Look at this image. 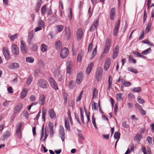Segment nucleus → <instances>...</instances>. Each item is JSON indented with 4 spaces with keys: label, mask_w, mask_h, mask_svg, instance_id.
Here are the masks:
<instances>
[{
    "label": "nucleus",
    "mask_w": 154,
    "mask_h": 154,
    "mask_svg": "<svg viewBox=\"0 0 154 154\" xmlns=\"http://www.w3.org/2000/svg\"><path fill=\"white\" fill-rule=\"evenodd\" d=\"M48 114L50 118L52 119H54L56 117V113L52 109H51L48 110Z\"/></svg>",
    "instance_id": "16"
},
{
    "label": "nucleus",
    "mask_w": 154,
    "mask_h": 154,
    "mask_svg": "<svg viewBox=\"0 0 154 154\" xmlns=\"http://www.w3.org/2000/svg\"><path fill=\"white\" fill-rule=\"evenodd\" d=\"M122 125L126 129L128 128L129 127V125L128 124H127L126 122L125 121L123 122Z\"/></svg>",
    "instance_id": "55"
},
{
    "label": "nucleus",
    "mask_w": 154,
    "mask_h": 154,
    "mask_svg": "<svg viewBox=\"0 0 154 154\" xmlns=\"http://www.w3.org/2000/svg\"><path fill=\"white\" fill-rule=\"evenodd\" d=\"M99 20L97 19L93 23L90 29V32L94 31L95 29H97L98 26Z\"/></svg>",
    "instance_id": "14"
},
{
    "label": "nucleus",
    "mask_w": 154,
    "mask_h": 154,
    "mask_svg": "<svg viewBox=\"0 0 154 154\" xmlns=\"http://www.w3.org/2000/svg\"><path fill=\"white\" fill-rule=\"evenodd\" d=\"M38 85L39 86L43 89L47 88L49 85L48 82L44 79H40L38 81Z\"/></svg>",
    "instance_id": "1"
},
{
    "label": "nucleus",
    "mask_w": 154,
    "mask_h": 154,
    "mask_svg": "<svg viewBox=\"0 0 154 154\" xmlns=\"http://www.w3.org/2000/svg\"><path fill=\"white\" fill-rule=\"evenodd\" d=\"M80 115H81V117L82 121L83 124H85V122L84 119V117H83V111L82 110V109L80 108Z\"/></svg>",
    "instance_id": "48"
},
{
    "label": "nucleus",
    "mask_w": 154,
    "mask_h": 154,
    "mask_svg": "<svg viewBox=\"0 0 154 154\" xmlns=\"http://www.w3.org/2000/svg\"><path fill=\"white\" fill-rule=\"evenodd\" d=\"M55 47L57 49H60L62 47L61 43L60 41H58L56 42Z\"/></svg>",
    "instance_id": "44"
},
{
    "label": "nucleus",
    "mask_w": 154,
    "mask_h": 154,
    "mask_svg": "<svg viewBox=\"0 0 154 154\" xmlns=\"http://www.w3.org/2000/svg\"><path fill=\"white\" fill-rule=\"evenodd\" d=\"M59 132L61 135V137L62 140L63 141L65 138V134L64 128L62 126H60Z\"/></svg>",
    "instance_id": "13"
},
{
    "label": "nucleus",
    "mask_w": 154,
    "mask_h": 154,
    "mask_svg": "<svg viewBox=\"0 0 154 154\" xmlns=\"http://www.w3.org/2000/svg\"><path fill=\"white\" fill-rule=\"evenodd\" d=\"M10 135V133L9 131H7L5 132L3 135V140H6Z\"/></svg>",
    "instance_id": "29"
},
{
    "label": "nucleus",
    "mask_w": 154,
    "mask_h": 154,
    "mask_svg": "<svg viewBox=\"0 0 154 154\" xmlns=\"http://www.w3.org/2000/svg\"><path fill=\"white\" fill-rule=\"evenodd\" d=\"M144 36V33L143 31L141 33V35L139 37L138 39L139 40H142L143 39Z\"/></svg>",
    "instance_id": "61"
},
{
    "label": "nucleus",
    "mask_w": 154,
    "mask_h": 154,
    "mask_svg": "<svg viewBox=\"0 0 154 154\" xmlns=\"http://www.w3.org/2000/svg\"><path fill=\"white\" fill-rule=\"evenodd\" d=\"M66 73L69 75L71 72V69L72 67V63L69 61L67 62L66 64Z\"/></svg>",
    "instance_id": "12"
},
{
    "label": "nucleus",
    "mask_w": 154,
    "mask_h": 154,
    "mask_svg": "<svg viewBox=\"0 0 154 154\" xmlns=\"http://www.w3.org/2000/svg\"><path fill=\"white\" fill-rule=\"evenodd\" d=\"M131 90L134 93H139L141 91L142 89L140 87H137L132 89Z\"/></svg>",
    "instance_id": "33"
},
{
    "label": "nucleus",
    "mask_w": 154,
    "mask_h": 154,
    "mask_svg": "<svg viewBox=\"0 0 154 154\" xmlns=\"http://www.w3.org/2000/svg\"><path fill=\"white\" fill-rule=\"evenodd\" d=\"M103 69L100 67L98 68L96 72V79L97 81H100L101 79Z\"/></svg>",
    "instance_id": "4"
},
{
    "label": "nucleus",
    "mask_w": 154,
    "mask_h": 154,
    "mask_svg": "<svg viewBox=\"0 0 154 154\" xmlns=\"http://www.w3.org/2000/svg\"><path fill=\"white\" fill-rule=\"evenodd\" d=\"M83 79V73L82 72H79L77 75L76 82L78 85H79L82 81Z\"/></svg>",
    "instance_id": "3"
},
{
    "label": "nucleus",
    "mask_w": 154,
    "mask_h": 154,
    "mask_svg": "<svg viewBox=\"0 0 154 154\" xmlns=\"http://www.w3.org/2000/svg\"><path fill=\"white\" fill-rule=\"evenodd\" d=\"M120 20H118L116 22V24L115 26L113 34L116 36L117 35V33L119 31V29L120 25Z\"/></svg>",
    "instance_id": "9"
},
{
    "label": "nucleus",
    "mask_w": 154,
    "mask_h": 154,
    "mask_svg": "<svg viewBox=\"0 0 154 154\" xmlns=\"http://www.w3.org/2000/svg\"><path fill=\"white\" fill-rule=\"evenodd\" d=\"M48 46L44 44H41L40 47L41 51L42 52H46L48 49Z\"/></svg>",
    "instance_id": "26"
},
{
    "label": "nucleus",
    "mask_w": 154,
    "mask_h": 154,
    "mask_svg": "<svg viewBox=\"0 0 154 154\" xmlns=\"http://www.w3.org/2000/svg\"><path fill=\"white\" fill-rule=\"evenodd\" d=\"M69 53V50L68 49L65 48L62 49L61 51L60 55L62 59H64L67 56Z\"/></svg>",
    "instance_id": "7"
},
{
    "label": "nucleus",
    "mask_w": 154,
    "mask_h": 154,
    "mask_svg": "<svg viewBox=\"0 0 154 154\" xmlns=\"http://www.w3.org/2000/svg\"><path fill=\"white\" fill-rule=\"evenodd\" d=\"M119 49V46L118 45H116L113 53L112 57L114 59H115L118 55Z\"/></svg>",
    "instance_id": "17"
},
{
    "label": "nucleus",
    "mask_w": 154,
    "mask_h": 154,
    "mask_svg": "<svg viewBox=\"0 0 154 154\" xmlns=\"http://www.w3.org/2000/svg\"><path fill=\"white\" fill-rule=\"evenodd\" d=\"M23 104L21 103H19L14 108L13 112L14 114L19 113L22 109Z\"/></svg>",
    "instance_id": "5"
},
{
    "label": "nucleus",
    "mask_w": 154,
    "mask_h": 154,
    "mask_svg": "<svg viewBox=\"0 0 154 154\" xmlns=\"http://www.w3.org/2000/svg\"><path fill=\"white\" fill-rule=\"evenodd\" d=\"M33 31L32 30L30 31L28 33L27 42L29 44H31V41L33 37Z\"/></svg>",
    "instance_id": "18"
},
{
    "label": "nucleus",
    "mask_w": 154,
    "mask_h": 154,
    "mask_svg": "<svg viewBox=\"0 0 154 154\" xmlns=\"http://www.w3.org/2000/svg\"><path fill=\"white\" fill-rule=\"evenodd\" d=\"M38 26L42 28H44L45 26V23L43 20L41 19H39L38 22Z\"/></svg>",
    "instance_id": "36"
},
{
    "label": "nucleus",
    "mask_w": 154,
    "mask_h": 154,
    "mask_svg": "<svg viewBox=\"0 0 154 154\" xmlns=\"http://www.w3.org/2000/svg\"><path fill=\"white\" fill-rule=\"evenodd\" d=\"M94 64L92 62L89 64L88 67L86 69V73L87 74H89L91 72L92 68Z\"/></svg>",
    "instance_id": "21"
},
{
    "label": "nucleus",
    "mask_w": 154,
    "mask_h": 154,
    "mask_svg": "<svg viewBox=\"0 0 154 154\" xmlns=\"http://www.w3.org/2000/svg\"><path fill=\"white\" fill-rule=\"evenodd\" d=\"M27 92V89L26 88H24L22 91L20 97L21 99H23L26 96Z\"/></svg>",
    "instance_id": "22"
},
{
    "label": "nucleus",
    "mask_w": 154,
    "mask_h": 154,
    "mask_svg": "<svg viewBox=\"0 0 154 154\" xmlns=\"http://www.w3.org/2000/svg\"><path fill=\"white\" fill-rule=\"evenodd\" d=\"M97 103L94 102V103L92 105V109L93 110H97Z\"/></svg>",
    "instance_id": "56"
},
{
    "label": "nucleus",
    "mask_w": 154,
    "mask_h": 154,
    "mask_svg": "<svg viewBox=\"0 0 154 154\" xmlns=\"http://www.w3.org/2000/svg\"><path fill=\"white\" fill-rule=\"evenodd\" d=\"M22 123L19 122L17 123L16 126V133L19 138H21V127L22 126Z\"/></svg>",
    "instance_id": "2"
},
{
    "label": "nucleus",
    "mask_w": 154,
    "mask_h": 154,
    "mask_svg": "<svg viewBox=\"0 0 154 154\" xmlns=\"http://www.w3.org/2000/svg\"><path fill=\"white\" fill-rule=\"evenodd\" d=\"M83 53L82 52H79L78 54V56L77 57V61L79 62H81V59L83 56Z\"/></svg>",
    "instance_id": "42"
},
{
    "label": "nucleus",
    "mask_w": 154,
    "mask_h": 154,
    "mask_svg": "<svg viewBox=\"0 0 154 154\" xmlns=\"http://www.w3.org/2000/svg\"><path fill=\"white\" fill-rule=\"evenodd\" d=\"M42 4V2L41 0H38L37 2V5H36V7L37 8H38V9H39L41 5Z\"/></svg>",
    "instance_id": "57"
},
{
    "label": "nucleus",
    "mask_w": 154,
    "mask_h": 154,
    "mask_svg": "<svg viewBox=\"0 0 154 154\" xmlns=\"http://www.w3.org/2000/svg\"><path fill=\"white\" fill-rule=\"evenodd\" d=\"M147 141L148 142L149 144H152V138L149 137L148 136L147 138Z\"/></svg>",
    "instance_id": "59"
},
{
    "label": "nucleus",
    "mask_w": 154,
    "mask_h": 154,
    "mask_svg": "<svg viewBox=\"0 0 154 154\" xmlns=\"http://www.w3.org/2000/svg\"><path fill=\"white\" fill-rule=\"evenodd\" d=\"M122 83L125 87H129L131 85V83L128 81H122Z\"/></svg>",
    "instance_id": "41"
},
{
    "label": "nucleus",
    "mask_w": 154,
    "mask_h": 154,
    "mask_svg": "<svg viewBox=\"0 0 154 154\" xmlns=\"http://www.w3.org/2000/svg\"><path fill=\"white\" fill-rule=\"evenodd\" d=\"M116 13V8H112L110 10V18L111 20H114Z\"/></svg>",
    "instance_id": "20"
},
{
    "label": "nucleus",
    "mask_w": 154,
    "mask_h": 154,
    "mask_svg": "<svg viewBox=\"0 0 154 154\" xmlns=\"http://www.w3.org/2000/svg\"><path fill=\"white\" fill-rule=\"evenodd\" d=\"M74 83L73 81H70L69 82V86L70 89H72L74 87Z\"/></svg>",
    "instance_id": "53"
},
{
    "label": "nucleus",
    "mask_w": 154,
    "mask_h": 154,
    "mask_svg": "<svg viewBox=\"0 0 154 154\" xmlns=\"http://www.w3.org/2000/svg\"><path fill=\"white\" fill-rule=\"evenodd\" d=\"M129 62H132L134 63L136 62V60L133 58L131 55H130L129 57Z\"/></svg>",
    "instance_id": "51"
},
{
    "label": "nucleus",
    "mask_w": 154,
    "mask_h": 154,
    "mask_svg": "<svg viewBox=\"0 0 154 154\" xmlns=\"http://www.w3.org/2000/svg\"><path fill=\"white\" fill-rule=\"evenodd\" d=\"M47 11V6L44 5L41 8V12L42 15L45 14Z\"/></svg>",
    "instance_id": "40"
},
{
    "label": "nucleus",
    "mask_w": 154,
    "mask_h": 154,
    "mask_svg": "<svg viewBox=\"0 0 154 154\" xmlns=\"http://www.w3.org/2000/svg\"><path fill=\"white\" fill-rule=\"evenodd\" d=\"M20 49L22 52L23 54H26L27 51V48L25 42L22 40L20 42Z\"/></svg>",
    "instance_id": "6"
},
{
    "label": "nucleus",
    "mask_w": 154,
    "mask_h": 154,
    "mask_svg": "<svg viewBox=\"0 0 154 154\" xmlns=\"http://www.w3.org/2000/svg\"><path fill=\"white\" fill-rule=\"evenodd\" d=\"M29 44L30 45V48L32 51H36L38 48V47L37 44L34 43H32L31 42V44Z\"/></svg>",
    "instance_id": "25"
},
{
    "label": "nucleus",
    "mask_w": 154,
    "mask_h": 154,
    "mask_svg": "<svg viewBox=\"0 0 154 154\" xmlns=\"http://www.w3.org/2000/svg\"><path fill=\"white\" fill-rule=\"evenodd\" d=\"M9 67L11 69H16L19 67V65L17 63H11Z\"/></svg>",
    "instance_id": "23"
},
{
    "label": "nucleus",
    "mask_w": 154,
    "mask_h": 154,
    "mask_svg": "<svg viewBox=\"0 0 154 154\" xmlns=\"http://www.w3.org/2000/svg\"><path fill=\"white\" fill-rule=\"evenodd\" d=\"M69 125L70 124L68 121L66 120L65 121V126L66 131H70Z\"/></svg>",
    "instance_id": "30"
},
{
    "label": "nucleus",
    "mask_w": 154,
    "mask_h": 154,
    "mask_svg": "<svg viewBox=\"0 0 154 154\" xmlns=\"http://www.w3.org/2000/svg\"><path fill=\"white\" fill-rule=\"evenodd\" d=\"M54 75L55 78H57L59 76V75H60L61 74H60V71L56 70L54 71Z\"/></svg>",
    "instance_id": "49"
},
{
    "label": "nucleus",
    "mask_w": 154,
    "mask_h": 154,
    "mask_svg": "<svg viewBox=\"0 0 154 154\" xmlns=\"http://www.w3.org/2000/svg\"><path fill=\"white\" fill-rule=\"evenodd\" d=\"M111 44V40L109 38H107L106 40L105 46L110 47Z\"/></svg>",
    "instance_id": "32"
},
{
    "label": "nucleus",
    "mask_w": 154,
    "mask_h": 154,
    "mask_svg": "<svg viewBox=\"0 0 154 154\" xmlns=\"http://www.w3.org/2000/svg\"><path fill=\"white\" fill-rule=\"evenodd\" d=\"M75 119H76L78 122L79 123L80 125H81V123L79 119V116L77 115H76L75 113Z\"/></svg>",
    "instance_id": "62"
},
{
    "label": "nucleus",
    "mask_w": 154,
    "mask_h": 154,
    "mask_svg": "<svg viewBox=\"0 0 154 154\" xmlns=\"http://www.w3.org/2000/svg\"><path fill=\"white\" fill-rule=\"evenodd\" d=\"M63 26L62 25H58L56 27V32L57 33L61 32L63 29Z\"/></svg>",
    "instance_id": "27"
},
{
    "label": "nucleus",
    "mask_w": 154,
    "mask_h": 154,
    "mask_svg": "<svg viewBox=\"0 0 154 154\" xmlns=\"http://www.w3.org/2000/svg\"><path fill=\"white\" fill-rule=\"evenodd\" d=\"M48 126L50 130L53 129L54 126L53 124L51 122H49L48 123Z\"/></svg>",
    "instance_id": "63"
},
{
    "label": "nucleus",
    "mask_w": 154,
    "mask_h": 154,
    "mask_svg": "<svg viewBox=\"0 0 154 154\" xmlns=\"http://www.w3.org/2000/svg\"><path fill=\"white\" fill-rule=\"evenodd\" d=\"M46 114V109L44 108L42 110V120L43 121L45 122V116Z\"/></svg>",
    "instance_id": "31"
},
{
    "label": "nucleus",
    "mask_w": 154,
    "mask_h": 154,
    "mask_svg": "<svg viewBox=\"0 0 154 154\" xmlns=\"http://www.w3.org/2000/svg\"><path fill=\"white\" fill-rule=\"evenodd\" d=\"M11 50L13 53L15 55H17L19 54V49L17 46L15 45H12L11 46Z\"/></svg>",
    "instance_id": "11"
},
{
    "label": "nucleus",
    "mask_w": 154,
    "mask_h": 154,
    "mask_svg": "<svg viewBox=\"0 0 154 154\" xmlns=\"http://www.w3.org/2000/svg\"><path fill=\"white\" fill-rule=\"evenodd\" d=\"M45 97L44 95L40 96L39 98V103L41 105H43L45 102Z\"/></svg>",
    "instance_id": "24"
},
{
    "label": "nucleus",
    "mask_w": 154,
    "mask_h": 154,
    "mask_svg": "<svg viewBox=\"0 0 154 154\" xmlns=\"http://www.w3.org/2000/svg\"><path fill=\"white\" fill-rule=\"evenodd\" d=\"M92 123L94 127H95V128L96 129H97V126H96V124L95 120V119L94 118V115H93L92 116Z\"/></svg>",
    "instance_id": "50"
},
{
    "label": "nucleus",
    "mask_w": 154,
    "mask_h": 154,
    "mask_svg": "<svg viewBox=\"0 0 154 154\" xmlns=\"http://www.w3.org/2000/svg\"><path fill=\"white\" fill-rule=\"evenodd\" d=\"M3 54L6 59L7 60L9 58V51L7 48L4 47L3 48Z\"/></svg>",
    "instance_id": "15"
},
{
    "label": "nucleus",
    "mask_w": 154,
    "mask_h": 154,
    "mask_svg": "<svg viewBox=\"0 0 154 154\" xmlns=\"http://www.w3.org/2000/svg\"><path fill=\"white\" fill-rule=\"evenodd\" d=\"M111 76L110 75L109 76V79H108V89L109 90H111L112 88V79H110L111 78Z\"/></svg>",
    "instance_id": "34"
},
{
    "label": "nucleus",
    "mask_w": 154,
    "mask_h": 154,
    "mask_svg": "<svg viewBox=\"0 0 154 154\" xmlns=\"http://www.w3.org/2000/svg\"><path fill=\"white\" fill-rule=\"evenodd\" d=\"M111 63V59L109 58H107L104 63V69L105 71H107Z\"/></svg>",
    "instance_id": "10"
},
{
    "label": "nucleus",
    "mask_w": 154,
    "mask_h": 154,
    "mask_svg": "<svg viewBox=\"0 0 154 154\" xmlns=\"http://www.w3.org/2000/svg\"><path fill=\"white\" fill-rule=\"evenodd\" d=\"M11 101L8 100H6L2 103V105L4 106H7L8 105L10 102Z\"/></svg>",
    "instance_id": "60"
},
{
    "label": "nucleus",
    "mask_w": 154,
    "mask_h": 154,
    "mask_svg": "<svg viewBox=\"0 0 154 154\" xmlns=\"http://www.w3.org/2000/svg\"><path fill=\"white\" fill-rule=\"evenodd\" d=\"M128 70L134 73H137L138 72L137 71L134 69L132 67H128L127 69Z\"/></svg>",
    "instance_id": "45"
},
{
    "label": "nucleus",
    "mask_w": 154,
    "mask_h": 154,
    "mask_svg": "<svg viewBox=\"0 0 154 154\" xmlns=\"http://www.w3.org/2000/svg\"><path fill=\"white\" fill-rule=\"evenodd\" d=\"M64 31L65 32V34L66 36L68 38L70 37V31L69 28L68 27H66L64 29Z\"/></svg>",
    "instance_id": "28"
},
{
    "label": "nucleus",
    "mask_w": 154,
    "mask_h": 154,
    "mask_svg": "<svg viewBox=\"0 0 154 154\" xmlns=\"http://www.w3.org/2000/svg\"><path fill=\"white\" fill-rule=\"evenodd\" d=\"M18 36V34H16L13 35H11V34H9L8 35L9 37L10 38L11 40V41H14L17 38Z\"/></svg>",
    "instance_id": "35"
},
{
    "label": "nucleus",
    "mask_w": 154,
    "mask_h": 154,
    "mask_svg": "<svg viewBox=\"0 0 154 154\" xmlns=\"http://www.w3.org/2000/svg\"><path fill=\"white\" fill-rule=\"evenodd\" d=\"M142 135L141 134H137L136 135L134 140L137 141H139L141 139Z\"/></svg>",
    "instance_id": "38"
},
{
    "label": "nucleus",
    "mask_w": 154,
    "mask_h": 154,
    "mask_svg": "<svg viewBox=\"0 0 154 154\" xmlns=\"http://www.w3.org/2000/svg\"><path fill=\"white\" fill-rule=\"evenodd\" d=\"M97 53V47L94 48L92 54H91V58L92 59L95 55Z\"/></svg>",
    "instance_id": "52"
},
{
    "label": "nucleus",
    "mask_w": 154,
    "mask_h": 154,
    "mask_svg": "<svg viewBox=\"0 0 154 154\" xmlns=\"http://www.w3.org/2000/svg\"><path fill=\"white\" fill-rule=\"evenodd\" d=\"M151 24L150 23H148L146 25V26L145 29V32L147 33H148L151 29Z\"/></svg>",
    "instance_id": "37"
},
{
    "label": "nucleus",
    "mask_w": 154,
    "mask_h": 154,
    "mask_svg": "<svg viewBox=\"0 0 154 154\" xmlns=\"http://www.w3.org/2000/svg\"><path fill=\"white\" fill-rule=\"evenodd\" d=\"M76 34L78 40H81L83 35L82 30V28H80L78 29Z\"/></svg>",
    "instance_id": "19"
},
{
    "label": "nucleus",
    "mask_w": 154,
    "mask_h": 154,
    "mask_svg": "<svg viewBox=\"0 0 154 154\" xmlns=\"http://www.w3.org/2000/svg\"><path fill=\"white\" fill-rule=\"evenodd\" d=\"M93 47V44L92 43H91L89 45L88 51V53H90L92 50V48Z\"/></svg>",
    "instance_id": "58"
},
{
    "label": "nucleus",
    "mask_w": 154,
    "mask_h": 154,
    "mask_svg": "<svg viewBox=\"0 0 154 154\" xmlns=\"http://www.w3.org/2000/svg\"><path fill=\"white\" fill-rule=\"evenodd\" d=\"M32 80V77L31 76H29L27 78L26 81V84L29 85L30 84Z\"/></svg>",
    "instance_id": "54"
},
{
    "label": "nucleus",
    "mask_w": 154,
    "mask_h": 154,
    "mask_svg": "<svg viewBox=\"0 0 154 154\" xmlns=\"http://www.w3.org/2000/svg\"><path fill=\"white\" fill-rule=\"evenodd\" d=\"M34 60L33 58L32 57H28L26 58V61L29 63H32L33 62Z\"/></svg>",
    "instance_id": "47"
},
{
    "label": "nucleus",
    "mask_w": 154,
    "mask_h": 154,
    "mask_svg": "<svg viewBox=\"0 0 154 154\" xmlns=\"http://www.w3.org/2000/svg\"><path fill=\"white\" fill-rule=\"evenodd\" d=\"M120 133L116 131L115 133L114 137L115 139H117V140H118L120 138Z\"/></svg>",
    "instance_id": "43"
},
{
    "label": "nucleus",
    "mask_w": 154,
    "mask_h": 154,
    "mask_svg": "<svg viewBox=\"0 0 154 154\" xmlns=\"http://www.w3.org/2000/svg\"><path fill=\"white\" fill-rule=\"evenodd\" d=\"M48 81L51 86L53 88L56 90L58 89L57 83L51 77H49Z\"/></svg>",
    "instance_id": "8"
},
{
    "label": "nucleus",
    "mask_w": 154,
    "mask_h": 154,
    "mask_svg": "<svg viewBox=\"0 0 154 154\" xmlns=\"http://www.w3.org/2000/svg\"><path fill=\"white\" fill-rule=\"evenodd\" d=\"M137 100L140 103L142 104L145 102L144 100L140 96L137 97Z\"/></svg>",
    "instance_id": "46"
},
{
    "label": "nucleus",
    "mask_w": 154,
    "mask_h": 154,
    "mask_svg": "<svg viewBox=\"0 0 154 154\" xmlns=\"http://www.w3.org/2000/svg\"><path fill=\"white\" fill-rule=\"evenodd\" d=\"M139 110L142 115L143 116L146 115V111L144 110L142 108L140 109Z\"/></svg>",
    "instance_id": "64"
},
{
    "label": "nucleus",
    "mask_w": 154,
    "mask_h": 154,
    "mask_svg": "<svg viewBox=\"0 0 154 154\" xmlns=\"http://www.w3.org/2000/svg\"><path fill=\"white\" fill-rule=\"evenodd\" d=\"M151 51V49L150 48L143 51L142 52V54L143 55H146L150 53Z\"/></svg>",
    "instance_id": "39"
}]
</instances>
